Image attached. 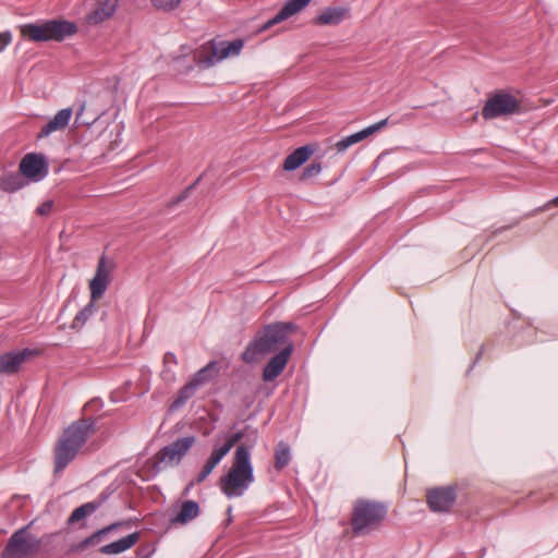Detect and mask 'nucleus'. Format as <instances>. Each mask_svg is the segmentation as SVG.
I'll list each match as a JSON object with an SVG mask.
<instances>
[{
  "instance_id": "0eeeda50",
  "label": "nucleus",
  "mask_w": 558,
  "mask_h": 558,
  "mask_svg": "<svg viewBox=\"0 0 558 558\" xmlns=\"http://www.w3.org/2000/svg\"><path fill=\"white\" fill-rule=\"evenodd\" d=\"M29 524L16 530L4 546L1 558H26L38 553L40 541L29 533Z\"/></svg>"
},
{
  "instance_id": "2eb2a0df",
  "label": "nucleus",
  "mask_w": 558,
  "mask_h": 558,
  "mask_svg": "<svg viewBox=\"0 0 558 558\" xmlns=\"http://www.w3.org/2000/svg\"><path fill=\"white\" fill-rule=\"evenodd\" d=\"M109 284V270L106 267V258L102 256L97 265L96 274L90 280V300L95 301L100 298Z\"/></svg>"
},
{
  "instance_id": "2f4dec72",
  "label": "nucleus",
  "mask_w": 558,
  "mask_h": 558,
  "mask_svg": "<svg viewBox=\"0 0 558 558\" xmlns=\"http://www.w3.org/2000/svg\"><path fill=\"white\" fill-rule=\"evenodd\" d=\"M230 450L231 449L229 448V445H227L226 442L219 447L216 446L207 460H209L215 465H218L220 461L225 458V456L229 453Z\"/></svg>"
},
{
  "instance_id": "423d86ee",
  "label": "nucleus",
  "mask_w": 558,
  "mask_h": 558,
  "mask_svg": "<svg viewBox=\"0 0 558 558\" xmlns=\"http://www.w3.org/2000/svg\"><path fill=\"white\" fill-rule=\"evenodd\" d=\"M243 46L244 41L242 39L218 44L210 40L203 46V52L195 56L194 63H197L199 69H209L228 57L239 56Z\"/></svg>"
},
{
  "instance_id": "1a4fd4ad",
  "label": "nucleus",
  "mask_w": 558,
  "mask_h": 558,
  "mask_svg": "<svg viewBox=\"0 0 558 558\" xmlns=\"http://www.w3.org/2000/svg\"><path fill=\"white\" fill-rule=\"evenodd\" d=\"M72 162L64 160L60 163L57 160L49 161L40 153H28L20 162L19 174H48L49 171L59 173L61 171H72Z\"/></svg>"
},
{
  "instance_id": "58836bf2",
  "label": "nucleus",
  "mask_w": 558,
  "mask_h": 558,
  "mask_svg": "<svg viewBox=\"0 0 558 558\" xmlns=\"http://www.w3.org/2000/svg\"><path fill=\"white\" fill-rule=\"evenodd\" d=\"M322 171V163L318 160H314V162L308 166L303 174H318Z\"/></svg>"
},
{
  "instance_id": "393cba45",
  "label": "nucleus",
  "mask_w": 558,
  "mask_h": 558,
  "mask_svg": "<svg viewBox=\"0 0 558 558\" xmlns=\"http://www.w3.org/2000/svg\"><path fill=\"white\" fill-rule=\"evenodd\" d=\"M132 524H133L132 520H125V521H120V522H114L112 524H109V525L94 532L92 535H89L88 537L83 539L81 543V547L84 548L89 545L96 544V543L100 542V539L104 535L110 533L111 531H114L117 529L130 527Z\"/></svg>"
},
{
  "instance_id": "5701e85b",
  "label": "nucleus",
  "mask_w": 558,
  "mask_h": 558,
  "mask_svg": "<svg viewBox=\"0 0 558 558\" xmlns=\"http://www.w3.org/2000/svg\"><path fill=\"white\" fill-rule=\"evenodd\" d=\"M44 177H0V189L4 192L13 193L29 182H38Z\"/></svg>"
},
{
  "instance_id": "9b49d317",
  "label": "nucleus",
  "mask_w": 558,
  "mask_h": 558,
  "mask_svg": "<svg viewBox=\"0 0 558 558\" xmlns=\"http://www.w3.org/2000/svg\"><path fill=\"white\" fill-rule=\"evenodd\" d=\"M426 498L432 511L446 512L456 502L457 494L453 487H439L428 490Z\"/></svg>"
},
{
  "instance_id": "f704fd0d",
  "label": "nucleus",
  "mask_w": 558,
  "mask_h": 558,
  "mask_svg": "<svg viewBox=\"0 0 558 558\" xmlns=\"http://www.w3.org/2000/svg\"><path fill=\"white\" fill-rule=\"evenodd\" d=\"M217 465H215L214 463H211L209 460H206L205 464L203 465L201 472L198 473L197 477L195 478V482L197 484L204 482L209 475L210 473L214 471V469L216 468Z\"/></svg>"
},
{
  "instance_id": "9d476101",
  "label": "nucleus",
  "mask_w": 558,
  "mask_h": 558,
  "mask_svg": "<svg viewBox=\"0 0 558 558\" xmlns=\"http://www.w3.org/2000/svg\"><path fill=\"white\" fill-rule=\"evenodd\" d=\"M520 111L519 100L511 94L498 92L488 97L483 109L482 117L492 120L501 116H510Z\"/></svg>"
},
{
  "instance_id": "c9c22d12",
  "label": "nucleus",
  "mask_w": 558,
  "mask_h": 558,
  "mask_svg": "<svg viewBox=\"0 0 558 558\" xmlns=\"http://www.w3.org/2000/svg\"><path fill=\"white\" fill-rule=\"evenodd\" d=\"M53 207L52 201H46L41 205H39L36 209V214L39 216H47L50 214Z\"/></svg>"
},
{
  "instance_id": "7c9ffc66",
  "label": "nucleus",
  "mask_w": 558,
  "mask_h": 558,
  "mask_svg": "<svg viewBox=\"0 0 558 558\" xmlns=\"http://www.w3.org/2000/svg\"><path fill=\"white\" fill-rule=\"evenodd\" d=\"M196 389H197V387L191 380H189L180 389L179 396H178L177 400L174 401L173 405L180 407V405L184 404L189 399H191L194 396Z\"/></svg>"
},
{
  "instance_id": "a878e982",
  "label": "nucleus",
  "mask_w": 558,
  "mask_h": 558,
  "mask_svg": "<svg viewBox=\"0 0 558 558\" xmlns=\"http://www.w3.org/2000/svg\"><path fill=\"white\" fill-rule=\"evenodd\" d=\"M219 373V366L216 361H210L207 365L197 371L190 379L197 388L213 380Z\"/></svg>"
},
{
  "instance_id": "ea45409f",
  "label": "nucleus",
  "mask_w": 558,
  "mask_h": 558,
  "mask_svg": "<svg viewBox=\"0 0 558 558\" xmlns=\"http://www.w3.org/2000/svg\"><path fill=\"white\" fill-rule=\"evenodd\" d=\"M243 437V433L241 432H238V433H234L232 435H230L228 437V439L226 440V444L229 445V448L232 449V447L241 440V438Z\"/></svg>"
},
{
  "instance_id": "39448f33",
  "label": "nucleus",
  "mask_w": 558,
  "mask_h": 558,
  "mask_svg": "<svg viewBox=\"0 0 558 558\" xmlns=\"http://www.w3.org/2000/svg\"><path fill=\"white\" fill-rule=\"evenodd\" d=\"M386 504L359 499L351 513V527L354 535L364 534L380 525L387 515Z\"/></svg>"
},
{
  "instance_id": "4be33fe9",
  "label": "nucleus",
  "mask_w": 558,
  "mask_h": 558,
  "mask_svg": "<svg viewBox=\"0 0 558 558\" xmlns=\"http://www.w3.org/2000/svg\"><path fill=\"white\" fill-rule=\"evenodd\" d=\"M310 1L311 0H288L281 10L272 19L266 22L264 27L269 28L279 22L287 20L288 17L304 9L310 3Z\"/></svg>"
},
{
  "instance_id": "e433bc0d",
  "label": "nucleus",
  "mask_w": 558,
  "mask_h": 558,
  "mask_svg": "<svg viewBox=\"0 0 558 558\" xmlns=\"http://www.w3.org/2000/svg\"><path fill=\"white\" fill-rule=\"evenodd\" d=\"M12 34L11 32H2L0 33V52L11 43Z\"/></svg>"
},
{
  "instance_id": "412c9836",
  "label": "nucleus",
  "mask_w": 558,
  "mask_h": 558,
  "mask_svg": "<svg viewBox=\"0 0 558 558\" xmlns=\"http://www.w3.org/2000/svg\"><path fill=\"white\" fill-rule=\"evenodd\" d=\"M141 533L134 532L131 533L116 542L104 545L100 547L99 551L104 555H118L130 548H132L140 539Z\"/></svg>"
},
{
  "instance_id": "c756f323",
  "label": "nucleus",
  "mask_w": 558,
  "mask_h": 558,
  "mask_svg": "<svg viewBox=\"0 0 558 558\" xmlns=\"http://www.w3.org/2000/svg\"><path fill=\"white\" fill-rule=\"evenodd\" d=\"M178 364L177 356L172 352H167L163 355V371L162 376L166 380L172 381L174 380V372L172 371V366Z\"/></svg>"
},
{
  "instance_id": "f3484780",
  "label": "nucleus",
  "mask_w": 558,
  "mask_h": 558,
  "mask_svg": "<svg viewBox=\"0 0 558 558\" xmlns=\"http://www.w3.org/2000/svg\"><path fill=\"white\" fill-rule=\"evenodd\" d=\"M72 109L64 108L59 110L39 131L37 138H44L51 133L64 130L72 117Z\"/></svg>"
},
{
  "instance_id": "f257e3e1",
  "label": "nucleus",
  "mask_w": 558,
  "mask_h": 558,
  "mask_svg": "<svg viewBox=\"0 0 558 558\" xmlns=\"http://www.w3.org/2000/svg\"><path fill=\"white\" fill-rule=\"evenodd\" d=\"M95 433L96 421L93 417L76 420L65 427L53 448L54 473L62 472Z\"/></svg>"
},
{
  "instance_id": "4c0bfd02",
  "label": "nucleus",
  "mask_w": 558,
  "mask_h": 558,
  "mask_svg": "<svg viewBox=\"0 0 558 558\" xmlns=\"http://www.w3.org/2000/svg\"><path fill=\"white\" fill-rule=\"evenodd\" d=\"M392 159H393V157L390 154H387V153L380 154L375 161V166L379 167V166H385L387 163H391Z\"/></svg>"
},
{
  "instance_id": "4468645a",
  "label": "nucleus",
  "mask_w": 558,
  "mask_h": 558,
  "mask_svg": "<svg viewBox=\"0 0 558 558\" xmlns=\"http://www.w3.org/2000/svg\"><path fill=\"white\" fill-rule=\"evenodd\" d=\"M32 354V351L24 349L22 351H11L0 355V374L12 375L15 374L26 359Z\"/></svg>"
},
{
  "instance_id": "aec40b11",
  "label": "nucleus",
  "mask_w": 558,
  "mask_h": 558,
  "mask_svg": "<svg viewBox=\"0 0 558 558\" xmlns=\"http://www.w3.org/2000/svg\"><path fill=\"white\" fill-rule=\"evenodd\" d=\"M109 494L107 492H102L95 500L86 502L74 509L71 515L68 519L69 524H73L78 522L93 514L96 510H98L108 499Z\"/></svg>"
},
{
  "instance_id": "6ab92c4d",
  "label": "nucleus",
  "mask_w": 558,
  "mask_h": 558,
  "mask_svg": "<svg viewBox=\"0 0 558 558\" xmlns=\"http://www.w3.org/2000/svg\"><path fill=\"white\" fill-rule=\"evenodd\" d=\"M119 0H102L87 14L86 21L89 25H97L109 20L117 11Z\"/></svg>"
},
{
  "instance_id": "dca6fc26",
  "label": "nucleus",
  "mask_w": 558,
  "mask_h": 558,
  "mask_svg": "<svg viewBox=\"0 0 558 558\" xmlns=\"http://www.w3.org/2000/svg\"><path fill=\"white\" fill-rule=\"evenodd\" d=\"M351 15L348 7L325 8L315 19L316 25H338Z\"/></svg>"
},
{
  "instance_id": "f03ea898",
  "label": "nucleus",
  "mask_w": 558,
  "mask_h": 558,
  "mask_svg": "<svg viewBox=\"0 0 558 558\" xmlns=\"http://www.w3.org/2000/svg\"><path fill=\"white\" fill-rule=\"evenodd\" d=\"M293 330L295 325L292 323H272L265 326L247 344L242 353V360L245 363H254L263 356L279 352L288 344H293L289 339Z\"/></svg>"
},
{
  "instance_id": "f8f14e48",
  "label": "nucleus",
  "mask_w": 558,
  "mask_h": 558,
  "mask_svg": "<svg viewBox=\"0 0 558 558\" xmlns=\"http://www.w3.org/2000/svg\"><path fill=\"white\" fill-rule=\"evenodd\" d=\"M293 352V344H288L275 354L263 369V379L265 381L275 380L284 369Z\"/></svg>"
},
{
  "instance_id": "b1692460",
  "label": "nucleus",
  "mask_w": 558,
  "mask_h": 558,
  "mask_svg": "<svg viewBox=\"0 0 558 558\" xmlns=\"http://www.w3.org/2000/svg\"><path fill=\"white\" fill-rule=\"evenodd\" d=\"M199 514V506L194 500H186L182 504L180 511L171 519L172 524H186Z\"/></svg>"
},
{
  "instance_id": "bb28decb",
  "label": "nucleus",
  "mask_w": 558,
  "mask_h": 558,
  "mask_svg": "<svg viewBox=\"0 0 558 558\" xmlns=\"http://www.w3.org/2000/svg\"><path fill=\"white\" fill-rule=\"evenodd\" d=\"M291 461L290 446L280 441L275 450V468L278 471L284 469Z\"/></svg>"
},
{
  "instance_id": "20e7f679",
  "label": "nucleus",
  "mask_w": 558,
  "mask_h": 558,
  "mask_svg": "<svg viewBox=\"0 0 558 558\" xmlns=\"http://www.w3.org/2000/svg\"><path fill=\"white\" fill-rule=\"evenodd\" d=\"M77 32L75 23L65 20H50L44 23H28L21 26L23 37L32 41H63Z\"/></svg>"
},
{
  "instance_id": "ddd939ff",
  "label": "nucleus",
  "mask_w": 558,
  "mask_h": 558,
  "mask_svg": "<svg viewBox=\"0 0 558 558\" xmlns=\"http://www.w3.org/2000/svg\"><path fill=\"white\" fill-rule=\"evenodd\" d=\"M388 124V119H383L367 128L353 133L351 135L344 136L336 143V148L339 153L347 150L350 146L367 138L368 136L379 132Z\"/></svg>"
},
{
  "instance_id": "72a5a7b5",
  "label": "nucleus",
  "mask_w": 558,
  "mask_h": 558,
  "mask_svg": "<svg viewBox=\"0 0 558 558\" xmlns=\"http://www.w3.org/2000/svg\"><path fill=\"white\" fill-rule=\"evenodd\" d=\"M201 181V177H198L197 180H195L192 184H190L187 187H185V190L180 194L178 195L177 197L172 198L169 203H168V207H174L177 205H179L180 203H182L183 201H185L189 195L191 194V192L195 189V186L199 183Z\"/></svg>"
},
{
  "instance_id": "a211bd4d",
  "label": "nucleus",
  "mask_w": 558,
  "mask_h": 558,
  "mask_svg": "<svg viewBox=\"0 0 558 558\" xmlns=\"http://www.w3.org/2000/svg\"><path fill=\"white\" fill-rule=\"evenodd\" d=\"M316 144H307L293 150L283 161L282 168L286 171H293L304 165L316 151Z\"/></svg>"
},
{
  "instance_id": "473e14b6",
  "label": "nucleus",
  "mask_w": 558,
  "mask_h": 558,
  "mask_svg": "<svg viewBox=\"0 0 558 558\" xmlns=\"http://www.w3.org/2000/svg\"><path fill=\"white\" fill-rule=\"evenodd\" d=\"M154 8L165 12H170L177 9L182 0H150Z\"/></svg>"
},
{
  "instance_id": "a19ab883",
  "label": "nucleus",
  "mask_w": 558,
  "mask_h": 558,
  "mask_svg": "<svg viewBox=\"0 0 558 558\" xmlns=\"http://www.w3.org/2000/svg\"><path fill=\"white\" fill-rule=\"evenodd\" d=\"M195 484H197V483L195 482V480H194V481H192V482H191V483L185 487L184 494H187L189 492H191V488H192Z\"/></svg>"
},
{
  "instance_id": "cd10ccee",
  "label": "nucleus",
  "mask_w": 558,
  "mask_h": 558,
  "mask_svg": "<svg viewBox=\"0 0 558 558\" xmlns=\"http://www.w3.org/2000/svg\"><path fill=\"white\" fill-rule=\"evenodd\" d=\"M96 311V302L90 300L89 303L82 308L71 323V328L80 330L88 322Z\"/></svg>"
},
{
  "instance_id": "6e6552de",
  "label": "nucleus",
  "mask_w": 558,
  "mask_h": 558,
  "mask_svg": "<svg viewBox=\"0 0 558 558\" xmlns=\"http://www.w3.org/2000/svg\"><path fill=\"white\" fill-rule=\"evenodd\" d=\"M195 441L194 436H185L162 447L154 457V470L159 472L168 466L179 465Z\"/></svg>"
},
{
  "instance_id": "c85d7f7f",
  "label": "nucleus",
  "mask_w": 558,
  "mask_h": 558,
  "mask_svg": "<svg viewBox=\"0 0 558 558\" xmlns=\"http://www.w3.org/2000/svg\"><path fill=\"white\" fill-rule=\"evenodd\" d=\"M203 48L198 51H196L191 58H187L186 56H178L173 58L172 65L175 71H178L181 74H187L191 72L194 66H198L197 63H194V58L196 54L202 53Z\"/></svg>"
},
{
  "instance_id": "79ce46f5",
  "label": "nucleus",
  "mask_w": 558,
  "mask_h": 558,
  "mask_svg": "<svg viewBox=\"0 0 558 558\" xmlns=\"http://www.w3.org/2000/svg\"><path fill=\"white\" fill-rule=\"evenodd\" d=\"M550 204L558 206V196L554 197V198L550 201Z\"/></svg>"
},
{
  "instance_id": "7ed1b4c3",
  "label": "nucleus",
  "mask_w": 558,
  "mask_h": 558,
  "mask_svg": "<svg viewBox=\"0 0 558 558\" xmlns=\"http://www.w3.org/2000/svg\"><path fill=\"white\" fill-rule=\"evenodd\" d=\"M254 482L251 450L244 445L236 447L230 471L220 477V489L228 498L242 496Z\"/></svg>"
}]
</instances>
